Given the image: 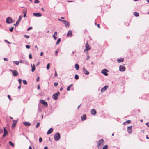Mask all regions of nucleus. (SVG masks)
Returning <instances> with one entry per match:
<instances>
[{"label": "nucleus", "mask_w": 149, "mask_h": 149, "mask_svg": "<svg viewBox=\"0 0 149 149\" xmlns=\"http://www.w3.org/2000/svg\"><path fill=\"white\" fill-rule=\"evenodd\" d=\"M104 140L101 139L97 142V147L98 149H101L103 145L104 144Z\"/></svg>", "instance_id": "f257e3e1"}, {"label": "nucleus", "mask_w": 149, "mask_h": 149, "mask_svg": "<svg viewBox=\"0 0 149 149\" xmlns=\"http://www.w3.org/2000/svg\"><path fill=\"white\" fill-rule=\"evenodd\" d=\"M60 138V135L59 132L56 133L54 136V139L55 141H58Z\"/></svg>", "instance_id": "f03ea898"}, {"label": "nucleus", "mask_w": 149, "mask_h": 149, "mask_svg": "<svg viewBox=\"0 0 149 149\" xmlns=\"http://www.w3.org/2000/svg\"><path fill=\"white\" fill-rule=\"evenodd\" d=\"M60 93V92L58 91L56 93L54 94L52 96V98L55 100H57L58 98V96L59 95Z\"/></svg>", "instance_id": "7ed1b4c3"}, {"label": "nucleus", "mask_w": 149, "mask_h": 149, "mask_svg": "<svg viewBox=\"0 0 149 149\" xmlns=\"http://www.w3.org/2000/svg\"><path fill=\"white\" fill-rule=\"evenodd\" d=\"M13 22L12 19L10 17H8L6 19V22L8 24L11 23Z\"/></svg>", "instance_id": "20e7f679"}, {"label": "nucleus", "mask_w": 149, "mask_h": 149, "mask_svg": "<svg viewBox=\"0 0 149 149\" xmlns=\"http://www.w3.org/2000/svg\"><path fill=\"white\" fill-rule=\"evenodd\" d=\"M22 19V17L21 16H20L19 17L18 19L16 21V23L15 24H14L13 25L15 26V27L17 26L19 23L20 21Z\"/></svg>", "instance_id": "39448f33"}, {"label": "nucleus", "mask_w": 149, "mask_h": 149, "mask_svg": "<svg viewBox=\"0 0 149 149\" xmlns=\"http://www.w3.org/2000/svg\"><path fill=\"white\" fill-rule=\"evenodd\" d=\"M85 47L86 49L84 50V52H85L86 51H88L91 49V47H90L89 45L88 44V42H87V43L85 44Z\"/></svg>", "instance_id": "423d86ee"}, {"label": "nucleus", "mask_w": 149, "mask_h": 149, "mask_svg": "<svg viewBox=\"0 0 149 149\" xmlns=\"http://www.w3.org/2000/svg\"><path fill=\"white\" fill-rule=\"evenodd\" d=\"M39 102L40 103L43 104L45 106H48V104L47 102L45 101L44 100H40Z\"/></svg>", "instance_id": "0eeeda50"}, {"label": "nucleus", "mask_w": 149, "mask_h": 149, "mask_svg": "<svg viewBox=\"0 0 149 149\" xmlns=\"http://www.w3.org/2000/svg\"><path fill=\"white\" fill-rule=\"evenodd\" d=\"M8 134V132L6 129L4 128V134L2 136V138H4L6 135Z\"/></svg>", "instance_id": "6e6552de"}, {"label": "nucleus", "mask_w": 149, "mask_h": 149, "mask_svg": "<svg viewBox=\"0 0 149 149\" xmlns=\"http://www.w3.org/2000/svg\"><path fill=\"white\" fill-rule=\"evenodd\" d=\"M18 121V120H13V123L12 124L11 127L12 128H13L15 127L16 126V124L17 123V122Z\"/></svg>", "instance_id": "1a4fd4ad"}, {"label": "nucleus", "mask_w": 149, "mask_h": 149, "mask_svg": "<svg viewBox=\"0 0 149 149\" xmlns=\"http://www.w3.org/2000/svg\"><path fill=\"white\" fill-rule=\"evenodd\" d=\"M107 71H108L107 69H104L102 70L101 72L105 76H107L108 75V74L107 72Z\"/></svg>", "instance_id": "9d476101"}, {"label": "nucleus", "mask_w": 149, "mask_h": 149, "mask_svg": "<svg viewBox=\"0 0 149 149\" xmlns=\"http://www.w3.org/2000/svg\"><path fill=\"white\" fill-rule=\"evenodd\" d=\"M33 16L36 17H40L42 16V14L40 13H33Z\"/></svg>", "instance_id": "9b49d317"}, {"label": "nucleus", "mask_w": 149, "mask_h": 149, "mask_svg": "<svg viewBox=\"0 0 149 149\" xmlns=\"http://www.w3.org/2000/svg\"><path fill=\"white\" fill-rule=\"evenodd\" d=\"M132 126H130L128 127L127 131L130 134H131L132 132Z\"/></svg>", "instance_id": "f8f14e48"}, {"label": "nucleus", "mask_w": 149, "mask_h": 149, "mask_svg": "<svg viewBox=\"0 0 149 149\" xmlns=\"http://www.w3.org/2000/svg\"><path fill=\"white\" fill-rule=\"evenodd\" d=\"M12 74L15 77L17 76L18 74L17 71L16 70H13L12 72Z\"/></svg>", "instance_id": "ddd939ff"}, {"label": "nucleus", "mask_w": 149, "mask_h": 149, "mask_svg": "<svg viewBox=\"0 0 149 149\" xmlns=\"http://www.w3.org/2000/svg\"><path fill=\"white\" fill-rule=\"evenodd\" d=\"M125 67L122 65L119 66V70L123 72L125 70Z\"/></svg>", "instance_id": "4468645a"}, {"label": "nucleus", "mask_w": 149, "mask_h": 149, "mask_svg": "<svg viewBox=\"0 0 149 149\" xmlns=\"http://www.w3.org/2000/svg\"><path fill=\"white\" fill-rule=\"evenodd\" d=\"M83 71L84 73L86 75H88L89 73L86 69L85 68V67H84L83 68Z\"/></svg>", "instance_id": "2eb2a0df"}, {"label": "nucleus", "mask_w": 149, "mask_h": 149, "mask_svg": "<svg viewBox=\"0 0 149 149\" xmlns=\"http://www.w3.org/2000/svg\"><path fill=\"white\" fill-rule=\"evenodd\" d=\"M108 87V86L105 85L104 87L102 88L101 90V92L103 93L104 92Z\"/></svg>", "instance_id": "dca6fc26"}, {"label": "nucleus", "mask_w": 149, "mask_h": 149, "mask_svg": "<svg viewBox=\"0 0 149 149\" xmlns=\"http://www.w3.org/2000/svg\"><path fill=\"white\" fill-rule=\"evenodd\" d=\"M91 113L92 115H95L97 113L95 109H93L91 110Z\"/></svg>", "instance_id": "f3484780"}, {"label": "nucleus", "mask_w": 149, "mask_h": 149, "mask_svg": "<svg viewBox=\"0 0 149 149\" xmlns=\"http://www.w3.org/2000/svg\"><path fill=\"white\" fill-rule=\"evenodd\" d=\"M23 123L26 126H29L31 125V124L29 122H24Z\"/></svg>", "instance_id": "a211bd4d"}, {"label": "nucleus", "mask_w": 149, "mask_h": 149, "mask_svg": "<svg viewBox=\"0 0 149 149\" xmlns=\"http://www.w3.org/2000/svg\"><path fill=\"white\" fill-rule=\"evenodd\" d=\"M81 118L82 121H84L86 119V115L85 114H83L81 116Z\"/></svg>", "instance_id": "6ab92c4d"}, {"label": "nucleus", "mask_w": 149, "mask_h": 149, "mask_svg": "<svg viewBox=\"0 0 149 149\" xmlns=\"http://www.w3.org/2000/svg\"><path fill=\"white\" fill-rule=\"evenodd\" d=\"M53 132V128H51L49 129L48 131L47 134H49Z\"/></svg>", "instance_id": "aec40b11"}, {"label": "nucleus", "mask_w": 149, "mask_h": 149, "mask_svg": "<svg viewBox=\"0 0 149 149\" xmlns=\"http://www.w3.org/2000/svg\"><path fill=\"white\" fill-rule=\"evenodd\" d=\"M65 25V27H69L70 26L69 22L68 21L64 23Z\"/></svg>", "instance_id": "412c9836"}, {"label": "nucleus", "mask_w": 149, "mask_h": 149, "mask_svg": "<svg viewBox=\"0 0 149 149\" xmlns=\"http://www.w3.org/2000/svg\"><path fill=\"white\" fill-rule=\"evenodd\" d=\"M31 66L32 67L31 71L33 72L35 70V66L34 64H33V65L31 64Z\"/></svg>", "instance_id": "4be33fe9"}, {"label": "nucleus", "mask_w": 149, "mask_h": 149, "mask_svg": "<svg viewBox=\"0 0 149 149\" xmlns=\"http://www.w3.org/2000/svg\"><path fill=\"white\" fill-rule=\"evenodd\" d=\"M124 61L123 58H121V59H118L117 60V61L118 63H119L120 62H123Z\"/></svg>", "instance_id": "5701e85b"}, {"label": "nucleus", "mask_w": 149, "mask_h": 149, "mask_svg": "<svg viewBox=\"0 0 149 149\" xmlns=\"http://www.w3.org/2000/svg\"><path fill=\"white\" fill-rule=\"evenodd\" d=\"M75 69L77 70H79V67L78 64L77 63V64H75Z\"/></svg>", "instance_id": "b1692460"}, {"label": "nucleus", "mask_w": 149, "mask_h": 149, "mask_svg": "<svg viewBox=\"0 0 149 149\" xmlns=\"http://www.w3.org/2000/svg\"><path fill=\"white\" fill-rule=\"evenodd\" d=\"M13 63L15 64L16 65H18L19 63V62L18 61H13Z\"/></svg>", "instance_id": "393cba45"}, {"label": "nucleus", "mask_w": 149, "mask_h": 149, "mask_svg": "<svg viewBox=\"0 0 149 149\" xmlns=\"http://www.w3.org/2000/svg\"><path fill=\"white\" fill-rule=\"evenodd\" d=\"M72 31L71 30H69L67 33V36H68L72 34Z\"/></svg>", "instance_id": "a878e982"}, {"label": "nucleus", "mask_w": 149, "mask_h": 149, "mask_svg": "<svg viewBox=\"0 0 149 149\" xmlns=\"http://www.w3.org/2000/svg\"><path fill=\"white\" fill-rule=\"evenodd\" d=\"M61 41V39L60 38H58L57 40V41L56 42V45H58L59 44V43H60V42Z\"/></svg>", "instance_id": "bb28decb"}, {"label": "nucleus", "mask_w": 149, "mask_h": 149, "mask_svg": "<svg viewBox=\"0 0 149 149\" xmlns=\"http://www.w3.org/2000/svg\"><path fill=\"white\" fill-rule=\"evenodd\" d=\"M134 15L136 17H138L139 16V14L137 12H134Z\"/></svg>", "instance_id": "cd10ccee"}, {"label": "nucleus", "mask_w": 149, "mask_h": 149, "mask_svg": "<svg viewBox=\"0 0 149 149\" xmlns=\"http://www.w3.org/2000/svg\"><path fill=\"white\" fill-rule=\"evenodd\" d=\"M9 144H10V145H11V146H12L13 147L14 146V144L12 142H11V141H10L9 142Z\"/></svg>", "instance_id": "c85d7f7f"}, {"label": "nucleus", "mask_w": 149, "mask_h": 149, "mask_svg": "<svg viewBox=\"0 0 149 149\" xmlns=\"http://www.w3.org/2000/svg\"><path fill=\"white\" fill-rule=\"evenodd\" d=\"M23 84L25 85H26L27 84V81L25 80H23Z\"/></svg>", "instance_id": "c756f323"}, {"label": "nucleus", "mask_w": 149, "mask_h": 149, "mask_svg": "<svg viewBox=\"0 0 149 149\" xmlns=\"http://www.w3.org/2000/svg\"><path fill=\"white\" fill-rule=\"evenodd\" d=\"M79 76L77 74H76L75 75V79L76 80H77L79 79Z\"/></svg>", "instance_id": "7c9ffc66"}, {"label": "nucleus", "mask_w": 149, "mask_h": 149, "mask_svg": "<svg viewBox=\"0 0 149 149\" xmlns=\"http://www.w3.org/2000/svg\"><path fill=\"white\" fill-rule=\"evenodd\" d=\"M108 148V146L107 145H106L104 146L102 148L103 149H107Z\"/></svg>", "instance_id": "2f4dec72"}, {"label": "nucleus", "mask_w": 149, "mask_h": 149, "mask_svg": "<svg viewBox=\"0 0 149 149\" xmlns=\"http://www.w3.org/2000/svg\"><path fill=\"white\" fill-rule=\"evenodd\" d=\"M40 125V123L39 122L35 126L36 127V128H38L39 127Z\"/></svg>", "instance_id": "473e14b6"}, {"label": "nucleus", "mask_w": 149, "mask_h": 149, "mask_svg": "<svg viewBox=\"0 0 149 149\" xmlns=\"http://www.w3.org/2000/svg\"><path fill=\"white\" fill-rule=\"evenodd\" d=\"M50 63H48L47 64L46 68L47 70H48L49 69V68H50Z\"/></svg>", "instance_id": "72a5a7b5"}, {"label": "nucleus", "mask_w": 149, "mask_h": 149, "mask_svg": "<svg viewBox=\"0 0 149 149\" xmlns=\"http://www.w3.org/2000/svg\"><path fill=\"white\" fill-rule=\"evenodd\" d=\"M34 2L35 3H39L40 1L38 0H35Z\"/></svg>", "instance_id": "f704fd0d"}, {"label": "nucleus", "mask_w": 149, "mask_h": 149, "mask_svg": "<svg viewBox=\"0 0 149 149\" xmlns=\"http://www.w3.org/2000/svg\"><path fill=\"white\" fill-rule=\"evenodd\" d=\"M42 141V139L41 137H40L39 138V142L40 143Z\"/></svg>", "instance_id": "c9c22d12"}, {"label": "nucleus", "mask_w": 149, "mask_h": 149, "mask_svg": "<svg viewBox=\"0 0 149 149\" xmlns=\"http://www.w3.org/2000/svg\"><path fill=\"white\" fill-rule=\"evenodd\" d=\"M22 80L21 79H18V82L20 84V85H21V84Z\"/></svg>", "instance_id": "e433bc0d"}, {"label": "nucleus", "mask_w": 149, "mask_h": 149, "mask_svg": "<svg viewBox=\"0 0 149 149\" xmlns=\"http://www.w3.org/2000/svg\"><path fill=\"white\" fill-rule=\"evenodd\" d=\"M14 29V27H11L10 28V32H12L13 31V29Z\"/></svg>", "instance_id": "4c0bfd02"}, {"label": "nucleus", "mask_w": 149, "mask_h": 149, "mask_svg": "<svg viewBox=\"0 0 149 149\" xmlns=\"http://www.w3.org/2000/svg\"><path fill=\"white\" fill-rule=\"evenodd\" d=\"M53 37L54 38L55 40H56L57 39V38L56 37V36H55V35H54V34L53 35Z\"/></svg>", "instance_id": "58836bf2"}, {"label": "nucleus", "mask_w": 149, "mask_h": 149, "mask_svg": "<svg viewBox=\"0 0 149 149\" xmlns=\"http://www.w3.org/2000/svg\"><path fill=\"white\" fill-rule=\"evenodd\" d=\"M26 47L27 49H29L30 47V46L29 45H27L26 46Z\"/></svg>", "instance_id": "ea45409f"}, {"label": "nucleus", "mask_w": 149, "mask_h": 149, "mask_svg": "<svg viewBox=\"0 0 149 149\" xmlns=\"http://www.w3.org/2000/svg\"><path fill=\"white\" fill-rule=\"evenodd\" d=\"M25 37L27 39H28L29 38V36L27 35H24Z\"/></svg>", "instance_id": "a19ab883"}, {"label": "nucleus", "mask_w": 149, "mask_h": 149, "mask_svg": "<svg viewBox=\"0 0 149 149\" xmlns=\"http://www.w3.org/2000/svg\"><path fill=\"white\" fill-rule=\"evenodd\" d=\"M58 83L57 82H54V85L55 86H57Z\"/></svg>", "instance_id": "79ce46f5"}, {"label": "nucleus", "mask_w": 149, "mask_h": 149, "mask_svg": "<svg viewBox=\"0 0 149 149\" xmlns=\"http://www.w3.org/2000/svg\"><path fill=\"white\" fill-rule=\"evenodd\" d=\"M29 58L30 59H31L32 58V55L31 54H29Z\"/></svg>", "instance_id": "37998d69"}, {"label": "nucleus", "mask_w": 149, "mask_h": 149, "mask_svg": "<svg viewBox=\"0 0 149 149\" xmlns=\"http://www.w3.org/2000/svg\"><path fill=\"white\" fill-rule=\"evenodd\" d=\"M126 123H127V124H129L131 122V121L130 120H128L126 121Z\"/></svg>", "instance_id": "c03bdc74"}, {"label": "nucleus", "mask_w": 149, "mask_h": 149, "mask_svg": "<svg viewBox=\"0 0 149 149\" xmlns=\"http://www.w3.org/2000/svg\"><path fill=\"white\" fill-rule=\"evenodd\" d=\"M5 41L7 43H8V44H11V42H8V41L7 40H5Z\"/></svg>", "instance_id": "a18cd8bd"}, {"label": "nucleus", "mask_w": 149, "mask_h": 149, "mask_svg": "<svg viewBox=\"0 0 149 149\" xmlns=\"http://www.w3.org/2000/svg\"><path fill=\"white\" fill-rule=\"evenodd\" d=\"M146 125L149 127V122L146 123Z\"/></svg>", "instance_id": "49530a36"}, {"label": "nucleus", "mask_w": 149, "mask_h": 149, "mask_svg": "<svg viewBox=\"0 0 149 149\" xmlns=\"http://www.w3.org/2000/svg\"><path fill=\"white\" fill-rule=\"evenodd\" d=\"M70 87H69V86H68L67 87V91H69L70 90Z\"/></svg>", "instance_id": "de8ad7c7"}, {"label": "nucleus", "mask_w": 149, "mask_h": 149, "mask_svg": "<svg viewBox=\"0 0 149 149\" xmlns=\"http://www.w3.org/2000/svg\"><path fill=\"white\" fill-rule=\"evenodd\" d=\"M3 132V130L2 129H0V133H2Z\"/></svg>", "instance_id": "09e8293b"}, {"label": "nucleus", "mask_w": 149, "mask_h": 149, "mask_svg": "<svg viewBox=\"0 0 149 149\" xmlns=\"http://www.w3.org/2000/svg\"><path fill=\"white\" fill-rule=\"evenodd\" d=\"M89 58H90V56L88 55L87 57L86 58V60H88L89 59Z\"/></svg>", "instance_id": "8fccbe9b"}, {"label": "nucleus", "mask_w": 149, "mask_h": 149, "mask_svg": "<svg viewBox=\"0 0 149 149\" xmlns=\"http://www.w3.org/2000/svg\"><path fill=\"white\" fill-rule=\"evenodd\" d=\"M32 27H29V28H28V29H27V31H29V30H30L31 29H32Z\"/></svg>", "instance_id": "3c124183"}, {"label": "nucleus", "mask_w": 149, "mask_h": 149, "mask_svg": "<svg viewBox=\"0 0 149 149\" xmlns=\"http://www.w3.org/2000/svg\"><path fill=\"white\" fill-rule=\"evenodd\" d=\"M19 63H23V61L22 60H20L19 61Z\"/></svg>", "instance_id": "603ef678"}, {"label": "nucleus", "mask_w": 149, "mask_h": 149, "mask_svg": "<svg viewBox=\"0 0 149 149\" xmlns=\"http://www.w3.org/2000/svg\"><path fill=\"white\" fill-rule=\"evenodd\" d=\"M57 73L56 72V71L55 70V74L54 75V76H57Z\"/></svg>", "instance_id": "864d4df0"}, {"label": "nucleus", "mask_w": 149, "mask_h": 149, "mask_svg": "<svg viewBox=\"0 0 149 149\" xmlns=\"http://www.w3.org/2000/svg\"><path fill=\"white\" fill-rule=\"evenodd\" d=\"M4 61H7L8 60V59L6 58H4Z\"/></svg>", "instance_id": "5fc2aeb1"}, {"label": "nucleus", "mask_w": 149, "mask_h": 149, "mask_svg": "<svg viewBox=\"0 0 149 149\" xmlns=\"http://www.w3.org/2000/svg\"><path fill=\"white\" fill-rule=\"evenodd\" d=\"M57 32H56V31H55V32H54V35H56V36L57 35Z\"/></svg>", "instance_id": "6e6d98bb"}, {"label": "nucleus", "mask_w": 149, "mask_h": 149, "mask_svg": "<svg viewBox=\"0 0 149 149\" xmlns=\"http://www.w3.org/2000/svg\"><path fill=\"white\" fill-rule=\"evenodd\" d=\"M58 53V51H55V55L56 56L57 55V54Z\"/></svg>", "instance_id": "4d7b16f0"}, {"label": "nucleus", "mask_w": 149, "mask_h": 149, "mask_svg": "<svg viewBox=\"0 0 149 149\" xmlns=\"http://www.w3.org/2000/svg\"><path fill=\"white\" fill-rule=\"evenodd\" d=\"M67 21H66V20H62V21H61V22H63V23Z\"/></svg>", "instance_id": "13d9d810"}, {"label": "nucleus", "mask_w": 149, "mask_h": 149, "mask_svg": "<svg viewBox=\"0 0 149 149\" xmlns=\"http://www.w3.org/2000/svg\"><path fill=\"white\" fill-rule=\"evenodd\" d=\"M7 97H8V98L9 99H11V97H10V96L9 95H8Z\"/></svg>", "instance_id": "bf43d9fd"}, {"label": "nucleus", "mask_w": 149, "mask_h": 149, "mask_svg": "<svg viewBox=\"0 0 149 149\" xmlns=\"http://www.w3.org/2000/svg\"><path fill=\"white\" fill-rule=\"evenodd\" d=\"M39 77H38L37 78V79H36V81H38L39 80Z\"/></svg>", "instance_id": "052dcab7"}, {"label": "nucleus", "mask_w": 149, "mask_h": 149, "mask_svg": "<svg viewBox=\"0 0 149 149\" xmlns=\"http://www.w3.org/2000/svg\"><path fill=\"white\" fill-rule=\"evenodd\" d=\"M37 88H38V90L40 89V86L39 85H38V86Z\"/></svg>", "instance_id": "680f3d73"}, {"label": "nucleus", "mask_w": 149, "mask_h": 149, "mask_svg": "<svg viewBox=\"0 0 149 149\" xmlns=\"http://www.w3.org/2000/svg\"><path fill=\"white\" fill-rule=\"evenodd\" d=\"M21 85H20L18 87V89H20L21 88Z\"/></svg>", "instance_id": "e2e57ef3"}, {"label": "nucleus", "mask_w": 149, "mask_h": 149, "mask_svg": "<svg viewBox=\"0 0 149 149\" xmlns=\"http://www.w3.org/2000/svg\"><path fill=\"white\" fill-rule=\"evenodd\" d=\"M146 138L147 139H149V137H148V135H146Z\"/></svg>", "instance_id": "0e129e2a"}, {"label": "nucleus", "mask_w": 149, "mask_h": 149, "mask_svg": "<svg viewBox=\"0 0 149 149\" xmlns=\"http://www.w3.org/2000/svg\"><path fill=\"white\" fill-rule=\"evenodd\" d=\"M43 52H41V53H40V56H42V55H43Z\"/></svg>", "instance_id": "69168bd1"}, {"label": "nucleus", "mask_w": 149, "mask_h": 149, "mask_svg": "<svg viewBox=\"0 0 149 149\" xmlns=\"http://www.w3.org/2000/svg\"><path fill=\"white\" fill-rule=\"evenodd\" d=\"M44 149H48L47 147L45 146L44 148Z\"/></svg>", "instance_id": "338daca9"}, {"label": "nucleus", "mask_w": 149, "mask_h": 149, "mask_svg": "<svg viewBox=\"0 0 149 149\" xmlns=\"http://www.w3.org/2000/svg\"><path fill=\"white\" fill-rule=\"evenodd\" d=\"M29 149H32V148L31 146H29Z\"/></svg>", "instance_id": "774afa93"}]
</instances>
